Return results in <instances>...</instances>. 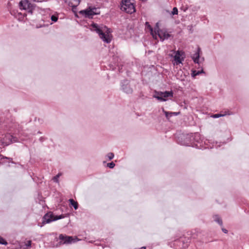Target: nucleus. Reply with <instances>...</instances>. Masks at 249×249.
Returning <instances> with one entry per match:
<instances>
[{
	"instance_id": "obj_1",
	"label": "nucleus",
	"mask_w": 249,
	"mask_h": 249,
	"mask_svg": "<svg viewBox=\"0 0 249 249\" xmlns=\"http://www.w3.org/2000/svg\"><path fill=\"white\" fill-rule=\"evenodd\" d=\"M90 29L98 33L100 37L105 42L107 43L110 42L111 38L109 35L110 30L107 26L103 25H99L96 23H92L90 26Z\"/></svg>"
},
{
	"instance_id": "obj_2",
	"label": "nucleus",
	"mask_w": 249,
	"mask_h": 249,
	"mask_svg": "<svg viewBox=\"0 0 249 249\" xmlns=\"http://www.w3.org/2000/svg\"><path fill=\"white\" fill-rule=\"evenodd\" d=\"M134 3L135 0H122L121 9L123 11L131 14L136 11Z\"/></svg>"
},
{
	"instance_id": "obj_3",
	"label": "nucleus",
	"mask_w": 249,
	"mask_h": 249,
	"mask_svg": "<svg viewBox=\"0 0 249 249\" xmlns=\"http://www.w3.org/2000/svg\"><path fill=\"white\" fill-rule=\"evenodd\" d=\"M154 93L153 97L161 102L166 101L173 96V92L172 90L164 92L155 90Z\"/></svg>"
},
{
	"instance_id": "obj_4",
	"label": "nucleus",
	"mask_w": 249,
	"mask_h": 249,
	"mask_svg": "<svg viewBox=\"0 0 249 249\" xmlns=\"http://www.w3.org/2000/svg\"><path fill=\"white\" fill-rule=\"evenodd\" d=\"M154 33L155 37L154 38L157 39L158 36L161 41L167 39L171 36V35L167 33L166 30L159 29L158 23L156 24L154 28Z\"/></svg>"
},
{
	"instance_id": "obj_5",
	"label": "nucleus",
	"mask_w": 249,
	"mask_h": 249,
	"mask_svg": "<svg viewBox=\"0 0 249 249\" xmlns=\"http://www.w3.org/2000/svg\"><path fill=\"white\" fill-rule=\"evenodd\" d=\"M79 14L85 18H92L94 15L99 14L100 11L98 8L89 7L85 10L80 11Z\"/></svg>"
},
{
	"instance_id": "obj_6",
	"label": "nucleus",
	"mask_w": 249,
	"mask_h": 249,
	"mask_svg": "<svg viewBox=\"0 0 249 249\" xmlns=\"http://www.w3.org/2000/svg\"><path fill=\"white\" fill-rule=\"evenodd\" d=\"M64 217L63 214L60 215L54 216L53 213L49 212L45 214L43 217L42 224L49 223L52 221H54L58 219H60Z\"/></svg>"
},
{
	"instance_id": "obj_7",
	"label": "nucleus",
	"mask_w": 249,
	"mask_h": 249,
	"mask_svg": "<svg viewBox=\"0 0 249 249\" xmlns=\"http://www.w3.org/2000/svg\"><path fill=\"white\" fill-rule=\"evenodd\" d=\"M19 7L21 10H27L29 13L32 14L35 5L30 2L28 0H21L19 3Z\"/></svg>"
},
{
	"instance_id": "obj_8",
	"label": "nucleus",
	"mask_w": 249,
	"mask_h": 249,
	"mask_svg": "<svg viewBox=\"0 0 249 249\" xmlns=\"http://www.w3.org/2000/svg\"><path fill=\"white\" fill-rule=\"evenodd\" d=\"M18 140L16 137H14L10 134L5 135L2 141L4 145H8L12 142H18Z\"/></svg>"
},
{
	"instance_id": "obj_9",
	"label": "nucleus",
	"mask_w": 249,
	"mask_h": 249,
	"mask_svg": "<svg viewBox=\"0 0 249 249\" xmlns=\"http://www.w3.org/2000/svg\"><path fill=\"white\" fill-rule=\"evenodd\" d=\"M122 89L123 91L127 94L132 93L133 89L131 88L129 82L127 80H124L122 82Z\"/></svg>"
},
{
	"instance_id": "obj_10",
	"label": "nucleus",
	"mask_w": 249,
	"mask_h": 249,
	"mask_svg": "<svg viewBox=\"0 0 249 249\" xmlns=\"http://www.w3.org/2000/svg\"><path fill=\"white\" fill-rule=\"evenodd\" d=\"M59 238L63 244L74 243L77 241L76 238H73L71 236H64L63 234H60Z\"/></svg>"
},
{
	"instance_id": "obj_11",
	"label": "nucleus",
	"mask_w": 249,
	"mask_h": 249,
	"mask_svg": "<svg viewBox=\"0 0 249 249\" xmlns=\"http://www.w3.org/2000/svg\"><path fill=\"white\" fill-rule=\"evenodd\" d=\"M201 52L200 48L199 47L197 48V51L193 54L192 56V58L194 62L195 63H197L198 64H199V58H200V52Z\"/></svg>"
},
{
	"instance_id": "obj_12",
	"label": "nucleus",
	"mask_w": 249,
	"mask_h": 249,
	"mask_svg": "<svg viewBox=\"0 0 249 249\" xmlns=\"http://www.w3.org/2000/svg\"><path fill=\"white\" fill-rule=\"evenodd\" d=\"M162 111L164 113L166 118L169 120L170 117H171L172 116H177L178 114H179L180 112H168L164 110L163 108H162Z\"/></svg>"
},
{
	"instance_id": "obj_13",
	"label": "nucleus",
	"mask_w": 249,
	"mask_h": 249,
	"mask_svg": "<svg viewBox=\"0 0 249 249\" xmlns=\"http://www.w3.org/2000/svg\"><path fill=\"white\" fill-rule=\"evenodd\" d=\"M180 56L181 54L180 53V52L179 51H178L176 52V53L174 56V60L175 61H176L177 65L182 62V60L180 58Z\"/></svg>"
},
{
	"instance_id": "obj_14",
	"label": "nucleus",
	"mask_w": 249,
	"mask_h": 249,
	"mask_svg": "<svg viewBox=\"0 0 249 249\" xmlns=\"http://www.w3.org/2000/svg\"><path fill=\"white\" fill-rule=\"evenodd\" d=\"M193 137L195 141H197L198 139H200V134L198 133H195L194 135H187L186 137V139H191Z\"/></svg>"
},
{
	"instance_id": "obj_15",
	"label": "nucleus",
	"mask_w": 249,
	"mask_h": 249,
	"mask_svg": "<svg viewBox=\"0 0 249 249\" xmlns=\"http://www.w3.org/2000/svg\"><path fill=\"white\" fill-rule=\"evenodd\" d=\"M145 27L147 29H149L150 31V33L153 37H155V33L154 30H153L152 27L151 26L149 22H146L145 23Z\"/></svg>"
},
{
	"instance_id": "obj_16",
	"label": "nucleus",
	"mask_w": 249,
	"mask_h": 249,
	"mask_svg": "<svg viewBox=\"0 0 249 249\" xmlns=\"http://www.w3.org/2000/svg\"><path fill=\"white\" fill-rule=\"evenodd\" d=\"M69 201L70 204L74 207L75 210L78 209V204L76 201H75L73 199H70Z\"/></svg>"
},
{
	"instance_id": "obj_17",
	"label": "nucleus",
	"mask_w": 249,
	"mask_h": 249,
	"mask_svg": "<svg viewBox=\"0 0 249 249\" xmlns=\"http://www.w3.org/2000/svg\"><path fill=\"white\" fill-rule=\"evenodd\" d=\"M214 220L218 223L220 226H222L223 224L222 219L218 215H215L213 216Z\"/></svg>"
},
{
	"instance_id": "obj_18",
	"label": "nucleus",
	"mask_w": 249,
	"mask_h": 249,
	"mask_svg": "<svg viewBox=\"0 0 249 249\" xmlns=\"http://www.w3.org/2000/svg\"><path fill=\"white\" fill-rule=\"evenodd\" d=\"M80 0H71L70 3L71 4V7L73 8H76V6L79 4Z\"/></svg>"
},
{
	"instance_id": "obj_19",
	"label": "nucleus",
	"mask_w": 249,
	"mask_h": 249,
	"mask_svg": "<svg viewBox=\"0 0 249 249\" xmlns=\"http://www.w3.org/2000/svg\"><path fill=\"white\" fill-rule=\"evenodd\" d=\"M202 73H204V71H203V70H202L201 71L194 70L192 71V76L193 77H195L196 75H198Z\"/></svg>"
},
{
	"instance_id": "obj_20",
	"label": "nucleus",
	"mask_w": 249,
	"mask_h": 249,
	"mask_svg": "<svg viewBox=\"0 0 249 249\" xmlns=\"http://www.w3.org/2000/svg\"><path fill=\"white\" fill-rule=\"evenodd\" d=\"M61 176V173H58L53 178V180L55 182H58V178Z\"/></svg>"
},
{
	"instance_id": "obj_21",
	"label": "nucleus",
	"mask_w": 249,
	"mask_h": 249,
	"mask_svg": "<svg viewBox=\"0 0 249 249\" xmlns=\"http://www.w3.org/2000/svg\"><path fill=\"white\" fill-rule=\"evenodd\" d=\"M107 157L109 160H111L114 158V155L113 153L110 152L107 154Z\"/></svg>"
},
{
	"instance_id": "obj_22",
	"label": "nucleus",
	"mask_w": 249,
	"mask_h": 249,
	"mask_svg": "<svg viewBox=\"0 0 249 249\" xmlns=\"http://www.w3.org/2000/svg\"><path fill=\"white\" fill-rule=\"evenodd\" d=\"M226 114H223L218 113V114H215L213 115L212 116V117L214 118H219L220 117L224 116Z\"/></svg>"
},
{
	"instance_id": "obj_23",
	"label": "nucleus",
	"mask_w": 249,
	"mask_h": 249,
	"mask_svg": "<svg viewBox=\"0 0 249 249\" xmlns=\"http://www.w3.org/2000/svg\"><path fill=\"white\" fill-rule=\"evenodd\" d=\"M0 244L6 245L7 242L1 236H0Z\"/></svg>"
},
{
	"instance_id": "obj_24",
	"label": "nucleus",
	"mask_w": 249,
	"mask_h": 249,
	"mask_svg": "<svg viewBox=\"0 0 249 249\" xmlns=\"http://www.w3.org/2000/svg\"><path fill=\"white\" fill-rule=\"evenodd\" d=\"M178 13V10L177 7H174L172 11V14L173 15H177Z\"/></svg>"
},
{
	"instance_id": "obj_25",
	"label": "nucleus",
	"mask_w": 249,
	"mask_h": 249,
	"mask_svg": "<svg viewBox=\"0 0 249 249\" xmlns=\"http://www.w3.org/2000/svg\"><path fill=\"white\" fill-rule=\"evenodd\" d=\"M115 165V163L113 162L107 163V166L111 169L113 168Z\"/></svg>"
},
{
	"instance_id": "obj_26",
	"label": "nucleus",
	"mask_w": 249,
	"mask_h": 249,
	"mask_svg": "<svg viewBox=\"0 0 249 249\" xmlns=\"http://www.w3.org/2000/svg\"><path fill=\"white\" fill-rule=\"evenodd\" d=\"M58 19V17L55 15H52L51 16V20L53 21L56 22Z\"/></svg>"
},
{
	"instance_id": "obj_27",
	"label": "nucleus",
	"mask_w": 249,
	"mask_h": 249,
	"mask_svg": "<svg viewBox=\"0 0 249 249\" xmlns=\"http://www.w3.org/2000/svg\"><path fill=\"white\" fill-rule=\"evenodd\" d=\"M31 243H32V242L31 240L28 241L25 244V246L26 247V248H27V247H30L31 246Z\"/></svg>"
},
{
	"instance_id": "obj_28",
	"label": "nucleus",
	"mask_w": 249,
	"mask_h": 249,
	"mask_svg": "<svg viewBox=\"0 0 249 249\" xmlns=\"http://www.w3.org/2000/svg\"><path fill=\"white\" fill-rule=\"evenodd\" d=\"M3 159H6L10 160V161H11V162L13 163V161H12V159H11V158H8V157H3Z\"/></svg>"
},
{
	"instance_id": "obj_29",
	"label": "nucleus",
	"mask_w": 249,
	"mask_h": 249,
	"mask_svg": "<svg viewBox=\"0 0 249 249\" xmlns=\"http://www.w3.org/2000/svg\"><path fill=\"white\" fill-rule=\"evenodd\" d=\"M222 230L225 233H227L228 232V230H227L226 229H225L224 228H222Z\"/></svg>"
},
{
	"instance_id": "obj_30",
	"label": "nucleus",
	"mask_w": 249,
	"mask_h": 249,
	"mask_svg": "<svg viewBox=\"0 0 249 249\" xmlns=\"http://www.w3.org/2000/svg\"><path fill=\"white\" fill-rule=\"evenodd\" d=\"M34 1L37 2H40L43 1H46V0H33Z\"/></svg>"
},
{
	"instance_id": "obj_31",
	"label": "nucleus",
	"mask_w": 249,
	"mask_h": 249,
	"mask_svg": "<svg viewBox=\"0 0 249 249\" xmlns=\"http://www.w3.org/2000/svg\"><path fill=\"white\" fill-rule=\"evenodd\" d=\"M43 140V137H41V138H39V141L40 142H42Z\"/></svg>"
},
{
	"instance_id": "obj_32",
	"label": "nucleus",
	"mask_w": 249,
	"mask_h": 249,
	"mask_svg": "<svg viewBox=\"0 0 249 249\" xmlns=\"http://www.w3.org/2000/svg\"><path fill=\"white\" fill-rule=\"evenodd\" d=\"M146 248L145 247H142L140 249H145Z\"/></svg>"
},
{
	"instance_id": "obj_33",
	"label": "nucleus",
	"mask_w": 249,
	"mask_h": 249,
	"mask_svg": "<svg viewBox=\"0 0 249 249\" xmlns=\"http://www.w3.org/2000/svg\"><path fill=\"white\" fill-rule=\"evenodd\" d=\"M189 144V143H183V144H184V145H186V144Z\"/></svg>"
},
{
	"instance_id": "obj_34",
	"label": "nucleus",
	"mask_w": 249,
	"mask_h": 249,
	"mask_svg": "<svg viewBox=\"0 0 249 249\" xmlns=\"http://www.w3.org/2000/svg\"><path fill=\"white\" fill-rule=\"evenodd\" d=\"M227 114H228V115H230V114H231V113H228Z\"/></svg>"
},
{
	"instance_id": "obj_35",
	"label": "nucleus",
	"mask_w": 249,
	"mask_h": 249,
	"mask_svg": "<svg viewBox=\"0 0 249 249\" xmlns=\"http://www.w3.org/2000/svg\"><path fill=\"white\" fill-rule=\"evenodd\" d=\"M47 0H46V1H47Z\"/></svg>"
}]
</instances>
